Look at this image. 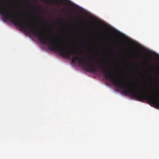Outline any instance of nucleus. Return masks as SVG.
I'll return each instance as SVG.
<instances>
[{
	"label": "nucleus",
	"instance_id": "7ed1b4c3",
	"mask_svg": "<svg viewBox=\"0 0 159 159\" xmlns=\"http://www.w3.org/2000/svg\"><path fill=\"white\" fill-rule=\"evenodd\" d=\"M83 21H84V22H85V21H86V20H84V19H83Z\"/></svg>",
	"mask_w": 159,
	"mask_h": 159
},
{
	"label": "nucleus",
	"instance_id": "39448f33",
	"mask_svg": "<svg viewBox=\"0 0 159 159\" xmlns=\"http://www.w3.org/2000/svg\"><path fill=\"white\" fill-rule=\"evenodd\" d=\"M60 20H61V18H60Z\"/></svg>",
	"mask_w": 159,
	"mask_h": 159
},
{
	"label": "nucleus",
	"instance_id": "20e7f679",
	"mask_svg": "<svg viewBox=\"0 0 159 159\" xmlns=\"http://www.w3.org/2000/svg\"><path fill=\"white\" fill-rule=\"evenodd\" d=\"M109 70H110V71H111V69H109Z\"/></svg>",
	"mask_w": 159,
	"mask_h": 159
},
{
	"label": "nucleus",
	"instance_id": "f257e3e1",
	"mask_svg": "<svg viewBox=\"0 0 159 159\" xmlns=\"http://www.w3.org/2000/svg\"><path fill=\"white\" fill-rule=\"evenodd\" d=\"M98 67L99 71L104 75V77L107 80L109 79L112 82L113 85L123 90V93L125 95L130 96L132 98H135L139 101L145 100L150 103L155 105L159 107V98L157 96H154L152 95H149L139 91L138 90L131 89L125 83L120 81L116 76L111 73H108L107 71L106 68H103L101 65Z\"/></svg>",
	"mask_w": 159,
	"mask_h": 159
},
{
	"label": "nucleus",
	"instance_id": "f03ea898",
	"mask_svg": "<svg viewBox=\"0 0 159 159\" xmlns=\"http://www.w3.org/2000/svg\"><path fill=\"white\" fill-rule=\"evenodd\" d=\"M75 60L77 61L79 64L84 67L86 70L90 72H94L97 71V67L95 65L91 62H87L85 57L78 56L73 57L71 60L72 63H75Z\"/></svg>",
	"mask_w": 159,
	"mask_h": 159
}]
</instances>
